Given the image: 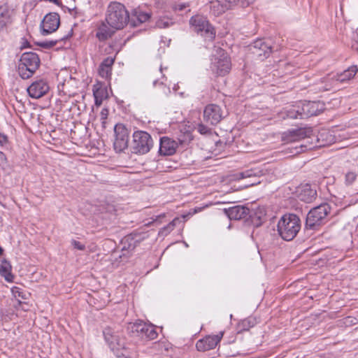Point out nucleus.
<instances>
[{
	"instance_id": "8fccbe9b",
	"label": "nucleus",
	"mask_w": 358,
	"mask_h": 358,
	"mask_svg": "<svg viewBox=\"0 0 358 358\" xmlns=\"http://www.w3.org/2000/svg\"><path fill=\"white\" fill-rule=\"evenodd\" d=\"M2 252H3V249L1 247H0V255L2 254Z\"/></svg>"
},
{
	"instance_id": "ddd939ff",
	"label": "nucleus",
	"mask_w": 358,
	"mask_h": 358,
	"mask_svg": "<svg viewBox=\"0 0 358 358\" xmlns=\"http://www.w3.org/2000/svg\"><path fill=\"white\" fill-rule=\"evenodd\" d=\"M60 17L56 13L47 14L41 22L43 35H48L55 31L59 26Z\"/></svg>"
},
{
	"instance_id": "2eb2a0df",
	"label": "nucleus",
	"mask_w": 358,
	"mask_h": 358,
	"mask_svg": "<svg viewBox=\"0 0 358 358\" xmlns=\"http://www.w3.org/2000/svg\"><path fill=\"white\" fill-rule=\"evenodd\" d=\"M264 174L263 170L259 167H256L250 169H247L237 174L238 179L250 178V182L246 186H252L260 183L258 179Z\"/></svg>"
},
{
	"instance_id": "c03bdc74",
	"label": "nucleus",
	"mask_w": 358,
	"mask_h": 358,
	"mask_svg": "<svg viewBox=\"0 0 358 358\" xmlns=\"http://www.w3.org/2000/svg\"><path fill=\"white\" fill-rule=\"evenodd\" d=\"M130 239H131V238L129 236V237H126V238L124 239V241H123V243L124 244V246H123V248H122V250H123V251L126 249V245H125L126 243H127V242H129V241Z\"/></svg>"
},
{
	"instance_id": "393cba45",
	"label": "nucleus",
	"mask_w": 358,
	"mask_h": 358,
	"mask_svg": "<svg viewBox=\"0 0 358 358\" xmlns=\"http://www.w3.org/2000/svg\"><path fill=\"white\" fill-rule=\"evenodd\" d=\"M147 326L146 323L139 320L134 323H129L127 326V330L134 336L144 337L145 330H148Z\"/></svg>"
},
{
	"instance_id": "a211bd4d",
	"label": "nucleus",
	"mask_w": 358,
	"mask_h": 358,
	"mask_svg": "<svg viewBox=\"0 0 358 358\" xmlns=\"http://www.w3.org/2000/svg\"><path fill=\"white\" fill-rule=\"evenodd\" d=\"M357 72V68L355 66H352L348 68L347 70L344 71L341 73L336 74H329L328 76L327 80L329 81H338L340 83H343L348 81L356 75Z\"/></svg>"
},
{
	"instance_id": "f704fd0d",
	"label": "nucleus",
	"mask_w": 358,
	"mask_h": 358,
	"mask_svg": "<svg viewBox=\"0 0 358 358\" xmlns=\"http://www.w3.org/2000/svg\"><path fill=\"white\" fill-rule=\"evenodd\" d=\"M196 129L202 135H208L211 134V129L203 123L198 124Z\"/></svg>"
},
{
	"instance_id": "3c124183",
	"label": "nucleus",
	"mask_w": 358,
	"mask_h": 358,
	"mask_svg": "<svg viewBox=\"0 0 358 358\" xmlns=\"http://www.w3.org/2000/svg\"><path fill=\"white\" fill-rule=\"evenodd\" d=\"M329 90V86H328V85H327V86L324 87V90Z\"/></svg>"
},
{
	"instance_id": "ea45409f",
	"label": "nucleus",
	"mask_w": 358,
	"mask_h": 358,
	"mask_svg": "<svg viewBox=\"0 0 358 358\" xmlns=\"http://www.w3.org/2000/svg\"><path fill=\"white\" fill-rule=\"evenodd\" d=\"M188 6H189L188 4H187L185 3H182L175 4L173 6V8L175 10L182 11V10H185L186 8H187Z\"/></svg>"
},
{
	"instance_id": "4c0bfd02",
	"label": "nucleus",
	"mask_w": 358,
	"mask_h": 358,
	"mask_svg": "<svg viewBox=\"0 0 358 358\" xmlns=\"http://www.w3.org/2000/svg\"><path fill=\"white\" fill-rule=\"evenodd\" d=\"M108 115V110L106 108H103L100 113V118L103 127H106V119Z\"/></svg>"
},
{
	"instance_id": "5701e85b",
	"label": "nucleus",
	"mask_w": 358,
	"mask_h": 358,
	"mask_svg": "<svg viewBox=\"0 0 358 358\" xmlns=\"http://www.w3.org/2000/svg\"><path fill=\"white\" fill-rule=\"evenodd\" d=\"M231 8L228 0H215L210 2V10L215 15H219Z\"/></svg>"
},
{
	"instance_id": "9d476101",
	"label": "nucleus",
	"mask_w": 358,
	"mask_h": 358,
	"mask_svg": "<svg viewBox=\"0 0 358 358\" xmlns=\"http://www.w3.org/2000/svg\"><path fill=\"white\" fill-rule=\"evenodd\" d=\"M203 117L206 124L216 125L224 117V112L219 105L210 103L205 107Z\"/></svg>"
},
{
	"instance_id": "49530a36",
	"label": "nucleus",
	"mask_w": 358,
	"mask_h": 358,
	"mask_svg": "<svg viewBox=\"0 0 358 358\" xmlns=\"http://www.w3.org/2000/svg\"><path fill=\"white\" fill-rule=\"evenodd\" d=\"M135 245H132L131 243H129V247H128V250H133L134 248Z\"/></svg>"
},
{
	"instance_id": "37998d69",
	"label": "nucleus",
	"mask_w": 358,
	"mask_h": 358,
	"mask_svg": "<svg viewBox=\"0 0 358 358\" xmlns=\"http://www.w3.org/2000/svg\"><path fill=\"white\" fill-rule=\"evenodd\" d=\"M94 100H95V105L97 106H100L101 105L103 99H99V98H94Z\"/></svg>"
},
{
	"instance_id": "4be33fe9",
	"label": "nucleus",
	"mask_w": 358,
	"mask_h": 358,
	"mask_svg": "<svg viewBox=\"0 0 358 358\" xmlns=\"http://www.w3.org/2000/svg\"><path fill=\"white\" fill-rule=\"evenodd\" d=\"M114 29L111 28L108 23L102 22L98 27L96 32V37L100 41H104L111 37L114 33Z\"/></svg>"
},
{
	"instance_id": "0eeeda50",
	"label": "nucleus",
	"mask_w": 358,
	"mask_h": 358,
	"mask_svg": "<svg viewBox=\"0 0 358 358\" xmlns=\"http://www.w3.org/2000/svg\"><path fill=\"white\" fill-rule=\"evenodd\" d=\"M189 24L194 30L202 36L213 40L215 36V30L206 17L196 15L191 17Z\"/></svg>"
},
{
	"instance_id": "f03ea898",
	"label": "nucleus",
	"mask_w": 358,
	"mask_h": 358,
	"mask_svg": "<svg viewBox=\"0 0 358 358\" xmlns=\"http://www.w3.org/2000/svg\"><path fill=\"white\" fill-rule=\"evenodd\" d=\"M106 21L114 29H121L129 22V16L124 6L118 2L110 3L106 10Z\"/></svg>"
},
{
	"instance_id": "4468645a",
	"label": "nucleus",
	"mask_w": 358,
	"mask_h": 358,
	"mask_svg": "<svg viewBox=\"0 0 358 358\" xmlns=\"http://www.w3.org/2000/svg\"><path fill=\"white\" fill-rule=\"evenodd\" d=\"M224 331H220L218 334L214 336H208L203 339H200L196 344V348L199 351H207L215 348L217 343L223 337Z\"/></svg>"
},
{
	"instance_id": "a19ab883",
	"label": "nucleus",
	"mask_w": 358,
	"mask_h": 358,
	"mask_svg": "<svg viewBox=\"0 0 358 358\" xmlns=\"http://www.w3.org/2000/svg\"><path fill=\"white\" fill-rule=\"evenodd\" d=\"M8 141L7 136L5 135L4 134L0 132V145L1 146L6 145L8 144Z\"/></svg>"
},
{
	"instance_id": "c756f323",
	"label": "nucleus",
	"mask_w": 358,
	"mask_h": 358,
	"mask_svg": "<svg viewBox=\"0 0 358 358\" xmlns=\"http://www.w3.org/2000/svg\"><path fill=\"white\" fill-rule=\"evenodd\" d=\"M180 222V220L178 217L174 218L171 222L166 226L162 228L159 231V236H167L171 231L174 229L178 223Z\"/></svg>"
},
{
	"instance_id": "de8ad7c7",
	"label": "nucleus",
	"mask_w": 358,
	"mask_h": 358,
	"mask_svg": "<svg viewBox=\"0 0 358 358\" xmlns=\"http://www.w3.org/2000/svg\"><path fill=\"white\" fill-rule=\"evenodd\" d=\"M157 82H158V80H153V85H156V84H157Z\"/></svg>"
},
{
	"instance_id": "a878e982",
	"label": "nucleus",
	"mask_w": 358,
	"mask_h": 358,
	"mask_svg": "<svg viewBox=\"0 0 358 358\" xmlns=\"http://www.w3.org/2000/svg\"><path fill=\"white\" fill-rule=\"evenodd\" d=\"M318 104L315 102H306L302 103L301 114L303 118L318 115Z\"/></svg>"
},
{
	"instance_id": "473e14b6",
	"label": "nucleus",
	"mask_w": 358,
	"mask_h": 358,
	"mask_svg": "<svg viewBox=\"0 0 358 358\" xmlns=\"http://www.w3.org/2000/svg\"><path fill=\"white\" fill-rule=\"evenodd\" d=\"M228 1L230 3L231 8L236 5H238L242 7H246L248 6L253 1V0H228Z\"/></svg>"
},
{
	"instance_id": "412c9836",
	"label": "nucleus",
	"mask_w": 358,
	"mask_h": 358,
	"mask_svg": "<svg viewBox=\"0 0 358 358\" xmlns=\"http://www.w3.org/2000/svg\"><path fill=\"white\" fill-rule=\"evenodd\" d=\"M12 15L13 11L7 6H0V31L11 24Z\"/></svg>"
},
{
	"instance_id": "423d86ee",
	"label": "nucleus",
	"mask_w": 358,
	"mask_h": 358,
	"mask_svg": "<svg viewBox=\"0 0 358 358\" xmlns=\"http://www.w3.org/2000/svg\"><path fill=\"white\" fill-rule=\"evenodd\" d=\"M153 146L151 136L144 131H136L133 134L132 150L138 155H145L150 152Z\"/></svg>"
},
{
	"instance_id": "79ce46f5",
	"label": "nucleus",
	"mask_w": 358,
	"mask_h": 358,
	"mask_svg": "<svg viewBox=\"0 0 358 358\" xmlns=\"http://www.w3.org/2000/svg\"><path fill=\"white\" fill-rule=\"evenodd\" d=\"M56 43H57V41H50L44 43L43 46L53 47L56 44Z\"/></svg>"
},
{
	"instance_id": "b1692460",
	"label": "nucleus",
	"mask_w": 358,
	"mask_h": 358,
	"mask_svg": "<svg viewBox=\"0 0 358 358\" xmlns=\"http://www.w3.org/2000/svg\"><path fill=\"white\" fill-rule=\"evenodd\" d=\"M113 63L114 59L110 57L106 58L101 63L99 67V74L101 78L108 79L110 77Z\"/></svg>"
},
{
	"instance_id": "f8f14e48",
	"label": "nucleus",
	"mask_w": 358,
	"mask_h": 358,
	"mask_svg": "<svg viewBox=\"0 0 358 358\" xmlns=\"http://www.w3.org/2000/svg\"><path fill=\"white\" fill-rule=\"evenodd\" d=\"M50 90L48 82L44 79H38L34 81L27 88V92L30 97L39 99L45 95Z\"/></svg>"
},
{
	"instance_id": "09e8293b",
	"label": "nucleus",
	"mask_w": 358,
	"mask_h": 358,
	"mask_svg": "<svg viewBox=\"0 0 358 358\" xmlns=\"http://www.w3.org/2000/svg\"><path fill=\"white\" fill-rule=\"evenodd\" d=\"M68 38L67 36H64V37L61 38L59 40H62H62H64V39H66V38Z\"/></svg>"
},
{
	"instance_id": "72a5a7b5",
	"label": "nucleus",
	"mask_w": 358,
	"mask_h": 358,
	"mask_svg": "<svg viewBox=\"0 0 358 358\" xmlns=\"http://www.w3.org/2000/svg\"><path fill=\"white\" fill-rule=\"evenodd\" d=\"M357 178V174L353 171H348L345 176V183L346 185H352Z\"/></svg>"
},
{
	"instance_id": "bb28decb",
	"label": "nucleus",
	"mask_w": 358,
	"mask_h": 358,
	"mask_svg": "<svg viewBox=\"0 0 358 358\" xmlns=\"http://www.w3.org/2000/svg\"><path fill=\"white\" fill-rule=\"evenodd\" d=\"M150 17V15L148 13L143 12L140 10H135L131 20H129V23L132 27H136L139 24L148 21Z\"/></svg>"
},
{
	"instance_id": "1a4fd4ad",
	"label": "nucleus",
	"mask_w": 358,
	"mask_h": 358,
	"mask_svg": "<svg viewBox=\"0 0 358 358\" xmlns=\"http://www.w3.org/2000/svg\"><path fill=\"white\" fill-rule=\"evenodd\" d=\"M115 139L113 142L114 149L116 152L124 151L128 147L129 131L123 124H117L114 127Z\"/></svg>"
},
{
	"instance_id": "e433bc0d",
	"label": "nucleus",
	"mask_w": 358,
	"mask_h": 358,
	"mask_svg": "<svg viewBox=\"0 0 358 358\" xmlns=\"http://www.w3.org/2000/svg\"><path fill=\"white\" fill-rule=\"evenodd\" d=\"M106 90L103 88L98 87L93 89V94L94 98L104 99L106 97Z\"/></svg>"
},
{
	"instance_id": "cd10ccee",
	"label": "nucleus",
	"mask_w": 358,
	"mask_h": 358,
	"mask_svg": "<svg viewBox=\"0 0 358 358\" xmlns=\"http://www.w3.org/2000/svg\"><path fill=\"white\" fill-rule=\"evenodd\" d=\"M0 274L8 282H12L13 276L11 274V265L5 259H0Z\"/></svg>"
},
{
	"instance_id": "7c9ffc66",
	"label": "nucleus",
	"mask_w": 358,
	"mask_h": 358,
	"mask_svg": "<svg viewBox=\"0 0 358 358\" xmlns=\"http://www.w3.org/2000/svg\"><path fill=\"white\" fill-rule=\"evenodd\" d=\"M173 24L174 22L173 21L172 19L166 17H163L157 20V21L156 22V27L159 29H166L171 27Z\"/></svg>"
},
{
	"instance_id": "aec40b11",
	"label": "nucleus",
	"mask_w": 358,
	"mask_h": 358,
	"mask_svg": "<svg viewBox=\"0 0 358 358\" xmlns=\"http://www.w3.org/2000/svg\"><path fill=\"white\" fill-rule=\"evenodd\" d=\"M224 212L230 220H241L245 217L248 213V209L241 206H236L228 209Z\"/></svg>"
},
{
	"instance_id": "7ed1b4c3",
	"label": "nucleus",
	"mask_w": 358,
	"mask_h": 358,
	"mask_svg": "<svg viewBox=\"0 0 358 358\" xmlns=\"http://www.w3.org/2000/svg\"><path fill=\"white\" fill-rule=\"evenodd\" d=\"M278 234L285 241L293 240L301 229V220L294 214L283 215L278 222Z\"/></svg>"
},
{
	"instance_id": "6ab92c4d",
	"label": "nucleus",
	"mask_w": 358,
	"mask_h": 358,
	"mask_svg": "<svg viewBox=\"0 0 358 358\" xmlns=\"http://www.w3.org/2000/svg\"><path fill=\"white\" fill-rule=\"evenodd\" d=\"M308 135V131L306 129L300 128L297 129H292L285 132L282 134L283 141L289 142H296L306 138Z\"/></svg>"
},
{
	"instance_id": "39448f33",
	"label": "nucleus",
	"mask_w": 358,
	"mask_h": 358,
	"mask_svg": "<svg viewBox=\"0 0 358 358\" xmlns=\"http://www.w3.org/2000/svg\"><path fill=\"white\" fill-rule=\"evenodd\" d=\"M330 210L331 208L327 203L321 204L311 209L306 217V227L309 229H314L325 223Z\"/></svg>"
},
{
	"instance_id": "58836bf2",
	"label": "nucleus",
	"mask_w": 358,
	"mask_h": 358,
	"mask_svg": "<svg viewBox=\"0 0 358 358\" xmlns=\"http://www.w3.org/2000/svg\"><path fill=\"white\" fill-rule=\"evenodd\" d=\"M71 245L74 249H77L80 251H83L85 249V244L82 243L81 242L76 241V240H71Z\"/></svg>"
},
{
	"instance_id": "c9c22d12",
	"label": "nucleus",
	"mask_w": 358,
	"mask_h": 358,
	"mask_svg": "<svg viewBox=\"0 0 358 358\" xmlns=\"http://www.w3.org/2000/svg\"><path fill=\"white\" fill-rule=\"evenodd\" d=\"M147 328L148 330H145L144 336L149 339H155L157 336V332L154 328L149 324H148Z\"/></svg>"
},
{
	"instance_id": "f257e3e1",
	"label": "nucleus",
	"mask_w": 358,
	"mask_h": 358,
	"mask_svg": "<svg viewBox=\"0 0 358 358\" xmlns=\"http://www.w3.org/2000/svg\"><path fill=\"white\" fill-rule=\"evenodd\" d=\"M103 334L106 342L117 357H131V352L126 346L121 331L108 327L104 329Z\"/></svg>"
},
{
	"instance_id": "f3484780",
	"label": "nucleus",
	"mask_w": 358,
	"mask_h": 358,
	"mask_svg": "<svg viewBox=\"0 0 358 358\" xmlns=\"http://www.w3.org/2000/svg\"><path fill=\"white\" fill-rule=\"evenodd\" d=\"M298 198L306 203H310L315 199L317 193L316 190L312 188L310 184L301 185L296 190Z\"/></svg>"
},
{
	"instance_id": "a18cd8bd",
	"label": "nucleus",
	"mask_w": 358,
	"mask_h": 358,
	"mask_svg": "<svg viewBox=\"0 0 358 358\" xmlns=\"http://www.w3.org/2000/svg\"><path fill=\"white\" fill-rule=\"evenodd\" d=\"M296 149L297 150L296 151V152H295L296 154H298V153H300V152H303V150H303V145H301L299 148H296Z\"/></svg>"
},
{
	"instance_id": "6e6552de",
	"label": "nucleus",
	"mask_w": 358,
	"mask_h": 358,
	"mask_svg": "<svg viewBox=\"0 0 358 358\" xmlns=\"http://www.w3.org/2000/svg\"><path fill=\"white\" fill-rule=\"evenodd\" d=\"M231 68L230 60L227 53L222 49L216 50L211 59V69L219 76H224Z\"/></svg>"
},
{
	"instance_id": "20e7f679",
	"label": "nucleus",
	"mask_w": 358,
	"mask_h": 358,
	"mask_svg": "<svg viewBox=\"0 0 358 358\" xmlns=\"http://www.w3.org/2000/svg\"><path fill=\"white\" fill-rule=\"evenodd\" d=\"M40 59L32 52H24L20 59L18 74L22 79L31 78L39 67Z\"/></svg>"
},
{
	"instance_id": "2f4dec72",
	"label": "nucleus",
	"mask_w": 358,
	"mask_h": 358,
	"mask_svg": "<svg viewBox=\"0 0 358 358\" xmlns=\"http://www.w3.org/2000/svg\"><path fill=\"white\" fill-rule=\"evenodd\" d=\"M287 117L291 119H303L301 114V108L300 110H296L295 108H293L287 110Z\"/></svg>"
},
{
	"instance_id": "9b49d317",
	"label": "nucleus",
	"mask_w": 358,
	"mask_h": 358,
	"mask_svg": "<svg viewBox=\"0 0 358 358\" xmlns=\"http://www.w3.org/2000/svg\"><path fill=\"white\" fill-rule=\"evenodd\" d=\"M271 45L263 39H258L249 45L250 52L260 60L268 57L271 52Z\"/></svg>"
},
{
	"instance_id": "c85d7f7f",
	"label": "nucleus",
	"mask_w": 358,
	"mask_h": 358,
	"mask_svg": "<svg viewBox=\"0 0 358 358\" xmlns=\"http://www.w3.org/2000/svg\"><path fill=\"white\" fill-rule=\"evenodd\" d=\"M11 292L19 304L22 303V300L27 299V296L29 295V293L17 287H13L11 289Z\"/></svg>"
},
{
	"instance_id": "603ef678",
	"label": "nucleus",
	"mask_w": 358,
	"mask_h": 358,
	"mask_svg": "<svg viewBox=\"0 0 358 358\" xmlns=\"http://www.w3.org/2000/svg\"><path fill=\"white\" fill-rule=\"evenodd\" d=\"M357 194H358V192H357Z\"/></svg>"
},
{
	"instance_id": "dca6fc26",
	"label": "nucleus",
	"mask_w": 358,
	"mask_h": 358,
	"mask_svg": "<svg viewBox=\"0 0 358 358\" xmlns=\"http://www.w3.org/2000/svg\"><path fill=\"white\" fill-rule=\"evenodd\" d=\"M178 148V143L167 136L160 138L159 152L162 155L169 156L173 155Z\"/></svg>"
}]
</instances>
